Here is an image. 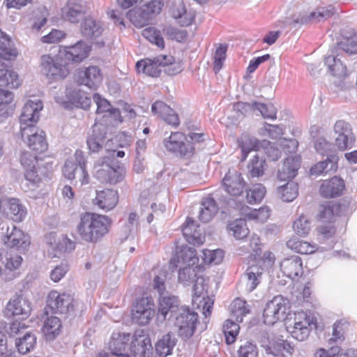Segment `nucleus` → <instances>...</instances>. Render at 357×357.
<instances>
[{
	"instance_id": "26",
	"label": "nucleus",
	"mask_w": 357,
	"mask_h": 357,
	"mask_svg": "<svg viewBox=\"0 0 357 357\" xmlns=\"http://www.w3.org/2000/svg\"><path fill=\"white\" fill-rule=\"evenodd\" d=\"M89 51V47L79 40L73 45L64 47V57L68 61L80 63L88 57Z\"/></svg>"
},
{
	"instance_id": "19",
	"label": "nucleus",
	"mask_w": 357,
	"mask_h": 357,
	"mask_svg": "<svg viewBox=\"0 0 357 357\" xmlns=\"http://www.w3.org/2000/svg\"><path fill=\"white\" fill-rule=\"evenodd\" d=\"M222 186L225 190L232 196H239L245 187L242 175L236 170H229L223 178Z\"/></svg>"
},
{
	"instance_id": "10",
	"label": "nucleus",
	"mask_w": 357,
	"mask_h": 357,
	"mask_svg": "<svg viewBox=\"0 0 357 357\" xmlns=\"http://www.w3.org/2000/svg\"><path fill=\"white\" fill-rule=\"evenodd\" d=\"M0 212L14 222H20L26 216V207L20 200L14 197H1L0 199Z\"/></svg>"
},
{
	"instance_id": "12",
	"label": "nucleus",
	"mask_w": 357,
	"mask_h": 357,
	"mask_svg": "<svg viewBox=\"0 0 357 357\" xmlns=\"http://www.w3.org/2000/svg\"><path fill=\"white\" fill-rule=\"evenodd\" d=\"M260 344L268 357H285L284 351L291 353L293 350L292 347L286 341L268 334L261 336Z\"/></svg>"
},
{
	"instance_id": "34",
	"label": "nucleus",
	"mask_w": 357,
	"mask_h": 357,
	"mask_svg": "<svg viewBox=\"0 0 357 357\" xmlns=\"http://www.w3.org/2000/svg\"><path fill=\"white\" fill-rule=\"evenodd\" d=\"M18 54L11 38L0 29V58L13 60Z\"/></svg>"
},
{
	"instance_id": "57",
	"label": "nucleus",
	"mask_w": 357,
	"mask_h": 357,
	"mask_svg": "<svg viewBox=\"0 0 357 357\" xmlns=\"http://www.w3.org/2000/svg\"><path fill=\"white\" fill-rule=\"evenodd\" d=\"M354 142L355 138L352 132L339 135L335 139V145L340 151L351 149L354 146Z\"/></svg>"
},
{
	"instance_id": "22",
	"label": "nucleus",
	"mask_w": 357,
	"mask_h": 357,
	"mask_svg": "<svg viewBox=\"0 0 357 357\" xmlns=\"http://www.w3.org/2000/svg\"><path fill=\"white\" fill-rule=\"evenodd\" d=\"M151 351V342L148 336L136 333L132 335L130 347L132 357H146Z\"/></svg>"
},
{
	"instance_id": "33",
	"label": "nucleus",
	"mask_w": 357,
	"mask_h": 357,
	"mask_svg": "<svg viewBox=\"0 0 357 357\" xmlns=\"http://www.w3.org/2000/svg\"><path fill=\"white\" fill-rule=\"evenodd\" d=\"M338 160L339 158L337 154H330L325 160L320 161L313 165L310 168V174L318 176L330 172H335L337 169Z\"/></svg>"
},
{
	"instance_id": "58",
	"label": "nucleus",
	"mask_w": 357,
	"mask_h": 357,
	"mask_svg": "<svg viewBox=\"0 0 357 357\" xmlns=\"http://www.w3.org/2000/svg\"><path fill=\"white\" fill-rule=\"evenodd\" d=\"M224 251L220 249L215 250H206L203 251V261L205 264H219L223 259Z\"/></svg>"
},
{
	"instance_id": "18",
	"label": "nucleus",
	"mask_w": 357,
	"mask_h": 357,
	"mask_svg": "<svg viewBox=\"0 0 357 357\" xmlns=\"http://www.w3.org/2000/svg\"><path fill=\"white\" fill-rule=\"evenodd\" d=\"M87 6L84 0H68L61 9L63 18L71 23H78L86 13Z\"/></svg>"
},
{
	"instance_id": "48",
	"label": "nucleus",
	"mask_w": 357,
	"mask_h": 357,
	"mask_svg": "<svg viewBox=\"0 0 357 357\" xmlns=\"http://www.w3.org/2000/svg\"><path fill=\"white\" fill-rule=\"evenodd\" d=\"M227 229L236 239H243L249 234L245 221L243 219H237L230 222Z\"/></svg>"
},
{
	"instance_id": "59",
	"label": "nucleus",
	"mask_w": 357,
	"mask_h": 357,
	"mask_svg": "<svg viewBox=\"0 0 357 357\" xmlns=\"http://www.w3.org/2000/svg\"><path fill=\"white\" fill-rule=\"evenodd\" d=\"M255 111L257 110L264 119H276L277 110L273 105L254 101Z\"/></svg>"
},
{
	"instance_id": "1",
	"label": "nucleus",
	"mask_w": 357,
	"mask_h": 357,
	"mask_svg": "<svg viewBox=\"0 0 357 357\" xmlns=\"http://www.w3.org/2000/svg\"><path fill=\"white\" fill-rule=\"evenodd\" d=\"M111 225L108 216L86 212L80 215L77 231L83 241L95 243L108 233Z\"/></svg>"
},
{
	"instance_id": "39",
	"label": "nucleus",
	"mask_w": 357,
	"mask_h": 357,
	"mask_svg": "<svg viewBox=\"0 0 357 357\" xmlns=\"http://www.w3.org/2000/svg\"><path fill=\"white\" fill-rule=\"evenodd\" d=\"M218 211V207L215 201L211 197H206L202 202L199 219L203 222H208Z\"/></svg>"
},
{
	"instance_id": "17",
	"label": "nucleus",
	"mask_w": 357,
	"mask_h": 357,
	"mask_svg": "<svg viewBox=\"0 0 357 357\" xmlns=\"http://www.w3.org/2000/svg\"><path fill=\"white\" fill-rule=\"evenodd\" d=\"M167 60L170 62L172 60L171 55H159L153 59H145L139 61L136 63V68L139 73H143L150 77H157L161 73L160 68L162 67L165 61L162 60Z\"/></svg>"
},
{
	"instance_id": "25",
	"label": "nucleus",
	"mask_w": 357,
	"mask_h": 357,
	"mask_svg": "<svg viewBox=\"0 0 357 357\" xmlns=\"http://www.w3.org/2000/svg\"><path fill=\"white\" fill-rule=\"evenodd\" d=\"M119 196L116 190L105 189L96 191V196L93 199L94 205L105 211H110L118 203Z\"/></svg>"
},
{
	"instance_id": "32",
	"label": "nucleus",
	"mask_w": 357,
	"mask_h": 357,
	"mask_svg": "<svg viewBox=\"0 0 357 357\" xmlns=\"http://www.w3.org/2000/svg\"><path fill=\"white\" fill-rule=\"evenodd\" d=\"M172 16L182 26H188L194 21L195 15L193 11H187L182 2L174 4L170 9Z\"/></svg>"
},
{
	"instance_id": "14",
	"label": "nucleus",
	"mask_w": 357,
	"mask_h": 357,
	"mask_svg": "<svg viewBox=\"0 0 357 357\" xmlns=\"http://www.w3.org/2000/svg\"><path fill=\"white\" fill-rule=\"evenodd\" d=\"M2 241L7 247L16 248L20 251L26 250L31 243L29 236L15 225L7 227L6 233L3 236Z\"/></svg>"
},
{
	"instance_id": "7",
	"label": "nucleus",
	"mask_w": 357,
	"mask_h": 357,
	"mask_svg": "<svg viewBox=\"0 0 357 357\" xmlns=\"http://www.w3.org/2000/svg\"><path fill=\"white\" fill-rule=\"evenodd\" d=\"M40 66L43 74L49 79H63L70 73L66 64H62L58 58H54L50 54L41 56Z\"/></svg>"
},
{
	"instance_id": "5",
	"label": "nucleus",
	"mask_w": 357,
	"mask_h": 357,
	"mask_svg": "<svg viewBox=\"0 0 357 357\" xmlns=\"http://www.w3.org/2000/svg\"><path fill=\"white\" fill-rule=\"evenodd\" d=\"M289 308V301L281 295L274 296L269 301L264 310L263 318L265 324L273 326L285 317Z\"/></svg>"
},
{
	"instance_id": "40",
	"label": "nucleus",
	"mask_w": 357,
	"mask_h": 357,
	"mask_svg": "<svg viewBox=\"0 0 357 357\" xmlns=\"http://www.w3.org/2000/svg\"><path fill=\"white\" fill-rule=\"evenodd\" d=\"M46 317L44 319V325L43 330L45 335L49 339H53L60 333L61 323L56 317H48V312L45 311Z\"/></svg>"
},
{
	"instance_id": "60",
	"label": "nucleus",
	"mask_w": 357,
	"mask_h": 357,
	"mask_svg": "<svg viewBox=\"0 0 357 357\" xmlns=\"http://www.w3.org/2000/svg\"><path fill=\"white\" fill-rule=\"evenodd\" d=\"M227 50V45L220 44L215 52L213 70L215 73H218L223 66V63L226 59Z\"/></svg>"
},
{
	"instance_id": "35",
	"label": "nucleus",
	"mask_w": 357,
	"mask_h": 357,
	"mask_svg": "<svg viewBox=\"0 0 357 357\" xmlns=\"http://www.w3.org/2000/svg\"><path fill=\"white\" fill-rule=\"evenodd\" d=\"M264 269L258 265L249 266L243 275L247 290L252 291L260 283Z\"/></svg>"
},
{
	"instance_id": "27",
	"label": "nucleus",
	"mask_w": 357,
	"mask_h": 357,
	"mask_svg": "<svg viewBox=\"0 0 357 357\" xmlns=\"http://www.w3.org/2000/svg\"><path fill=\"white\" fill-rule=\"evenodd\" d=\"M280 269L284 275L291 279L301 276L303 273L302 259L298 256L284 259L280 263Z\"/></svg>"
},
{
	"instance_id": "24",
	"label": "nucleus",
	"mask_w": 357,
	"mask_h": 357,
	"mask_svg": "<svg viewBox=\"0 0 357 357\" xmlns=\"http://www.w3.org/2000/svg\"><path fill=\"white\" fill-rule=\"evenodd\" d=\"M301 158L298 155L287 157L278 171L277 177L280 181L294 178L300 167Z\"/></svg>"
},
{
	"instance_id": "42",
	"label": "nucleus",
	"mask_w": 357,
	"mask_h": 357,
	"mask_svg": "<svg viewBox=\"0 0 357 357\" xmlns=\"http://www.w3.org/2000/svg\"><path fill=\"white\" fill-rule=\"evenodd\" d=\"M266 167V160L262 155L257 153L248 165V173L250 177L261 176Z\"/></svg>"
},
{
	"instance_id": "54",
	"label": "nucleus",
	"mask_w": 357,
	"mask_h": 357,
	"mask_svg": "<svg viewBox=\"0 0 357 357\" xmlns=\"http://www.w3.org/2000/svg\"><path fill=\"white\" fill-rule=\"evenodd\" d=\"M142 36L160 48H164L165 42L160 32L154 27H147L142 31Z\"/></svg>"
},
{
	"instance_id": "52",
	"label": "nucleus",
	"mask_w": 357,
	"mask_h": 357,
	"mask_svg": "<svg viewBox=\"0 0 357 357\" xmlns=\"http://www.w3.org/2000/svg\"><path fill=\"white\" fill-rule=\"evenodd\" d=\"M231 311L236 321L241 322L243 317L250 313V310L246 305V302L240 298H236L231 305Z\"/></svg>"
},
{
	"instance_id": "21",
	"label": "nucleus",
	"mask_w": 357,
	"mask_h": 357,
	"mask_svg": "<svg viewBox=\"0 0 357 357\" xmlns=\"http://www.w3.org/2000/svg\"><path fill=\"white\" fill-rule=\"evenodd\" d=\"M311 324L312 321L306 313L298 312L296 314L294 324L290 330L291 336L298 341H304L310 335Z\"/></svg>"
},
{
	"instance_id": "64",
	"label": "nucleus",
	"mask_w": 357,
	"mask_h": 357,
	"mask_svg": "<svg viewBox=\"0 0 357 357\" xmlns=\"http://www.w3.org/2000/svg\"><path fill=\"white\" fill-rule=\"evenodd\" d=\"M294 231L299 236L307 234L310 230V223L305 215H301L293 225Z\"/></svg>"
},
{
	"instance_id": "9",
	"label": "nucleus",
	"mask_w": 357,
	"mask_h": 357,
	"mask_svg": "<svg viewBox=\"0 0 357 357\" xmlns=\"http://www.w3.org/2000/svg\"><path fill=\"white\" fill-rule=\"evenodd\" d=\"M154 315V303L151 298H141L136 301L132 310L133 322L144 326L150 322Z\"/></svg>"
},
{
	"instance_id": "23",
	"label": "nucleus",
	"mask_w": 357,
	"mask_h": 357,
	"mask_svg": "<svg viewBox=\"0 0 357 357\" xmlns=\"http://www.w3.org/2000/svg\"><path fill=\"white\" fill-rule=\"evenodd\" d=\"M107 134V127L102 123H96L92 132L87 138V146L90 151L98 152L104 144Z\"/></svg>"
},
{
	"instance_id": "16",
	"label": "nucleus",
	"mask_w": 357,
	"mask_h": 357,
	"mask_svg": "<svg viewBox=\"0 0 357 357\" xmlns=\"http://www.w3.org/2000/svg\"><path fill=\"white\" fill-rule=\"evenodd\" d=\"M43 102L40 100H28L24 105L20 117V130L22 128L34 127L39 119V112L43 109Z\"/></svg>"
},
{
	"instance_id": "13",
	"label": "nucleus",
	"mask_w": 357,
	"mask_h": 357,
	"mask_svg": "<svg viewBox=\"0 0 357 357\" xmlns=\"http://www.w3.org/2000/svg\"><path fill=\"white\" fill-rule=\"evenodd\" d=\"M23 140H26L29 149L36 153H43L47 149V143L45 132L34 126L29 128H22L20 130Z\"/></svg>"
},
{
	"instance_id": "6",
	"label": "nucleus",
	"mask_w": 357,
	"mask_h": 357,
	"mask_svg": "<svg viewBox=\"0 0 357 357\" xmlns=\"http://www.w3.org/2000/svg\"><path fill=\"white\" fill-rule=\"evenodd\" d=\"M208 282L203 277H198L194 284L192 302L198 307H202L203 314L206 319L210 317L213 305V299L208 296Z\"/></svg>"
},
{
	"instance_id": "55",
	"label": "nucleus",
	"mask_w": 357,
	"mask_h": 357,
	"mask_svg": "<svg viewBox=\"0 0 357 357\" xmlns=\"http://www.w3.org/2000/svg\"><path fill=\"white\" fill-rule=\"evenodd\" d=\"M130 21L137 27H142L147 24L151 17L146 14L143 9L140 8L137 10H130L128 12Z\"/></svg>"
},
{
	"instance_id": "46",
	"label": "nucleus",
	"mask_w": 357,
	"mask_h": 357,
	"mask_svg": "<svg viewBox=\"0 0 357 357\" xmlns=\"http://www.w3.org/2000/svg\"><path fill=\"white\" fill-rule=\"evenodd\" d=\"M289 248L302 255L314 253L316 250L315 246L309 243L301 241L297 238H292L287 242Z\"/></svg>"
},
{
	"instance_id": "62",
	"label": "nucleus",
	"mask_w": 357,
	"mask_h": 357,
	"mask_svg": "<svg viewBox=\"0 0 357 357\" xmlns=\"http://www.w3.org/2000/svg\"><path fill=\"white\" fill-rule=\"evenodd\" d=\"M126 174V170L124 166L119 165L114 162L112 164L111 172H110V180L109 184L114 185L121 182Z\"/></svg>"
},
{
	"instance_id": "53",
	"label": "nucleus",
	"mask_w": 357,
	"mask_h": 357,
	"mask_svg": "<svg viewBox=\"0 0 357 357\" xmlns=\"http://www.w3.org/2000/svg\"><path fill=\"white\" fill-rule=\"evenodd\" d=\"M198 270L197 266L188 265L183 268H180L178 273V281L184 284H188L189 282L194 281L197 277Z\"/></svg>"
},
{
	"instance_id": "2",
	"label": "nucleus",
	"mask_w": 357,
	"mask_h": 357,
	"mask_svg": "<svg viewBox=\"0 0 357 357\" xmlns=\"http://www.w3.org/2000/svg\"><path fill=\"white\" fill-rule=\"evenodd\" d=\"M47 307L53 313L67 314L77 311H83L84 304L69 294L52 291L47 297Z\"/></svg>"
},
{
	"instance_id": "61",
	"label": "nucleus",
	"mask_w": 357,
	"mask_h": 357,
	"mask_svg": "<svg viewBox=\"0 0 357 357\" xmlns=\"http://www.w3.org/2000/svg\"><path fill=\"white\" fill-rule=\"evenodd\" d=\"M337 48L349 55L357 54V40L354 38H344L337 43Z\"/></svg>"
},
{
	"instance_id": "4",
	"label": "nucleus",
	"mask_w": 357,
	"mask_h": 357,
	"mask_svg": "<svg viewBox=\"0 0 357 357\" xmlns=\"http://www.w3.org/2000/svg\"><path fill=\"white\" fill-rule=\"evenodd\" d=\"M153 288L160 295L158 312L165 319L168 314L169 319L173 318L177 311L181 307L178 297L175 296H165V285L164 280L160 276H155L153 279Z\"/></svg>"
},
{
	"instance_id": "3",
	"label": "nucleus",
	"mask_w": 357,
	"mask_h": 357,
	"mask_svg": "<svg viewBox=\"0 0 357 357\" xmlns=\"http://www.w3.org/2000/svg\"><path fill=\"white\" fill-rule=\"evenodd\" d=\"M174 325L178 328V335L184 340L190 339L195 333L198 323V314L189 307L181 306L174 317Z\"/></svg>"
},
{
	"instance_id": "38",
	"label": "nucleus",
	"mask_w": 357,
	"mask_h": 357,
	"mask_svg": "<svg viewBox=\"0 0 357 357\" xmlns=\"http://www.w3.org/2000/svg\"><path fill=\"white\" fill-rule=\"evenodd\" d=\"M37 343V337L32 332H25L22 336L15 338V344L19 353L26 354L32 351Z\"/></svg>"
},
{
	"instance_id": "20",
	"label": "nucleus",
	"mask_w": 357,
	"mask_h": 357,
	"mask_svg": "<svg viewBox=\"0 0 357 357\" xmlns=\"http://www.w3.org/2000/svg\"><path fill=\"white\" fill-rule=\"evenodd\" d=\"M31 311V303L23 296H15L7 303L5 314L8 317L22 315L27 317Z\"/></svg>"
},
{
	"instance_id": "36",
	"label": "nucleus",
	"mask_w": 357,
	"mask_h": 357,
	"mask_svg": "<svg viewBox=\"0 0 357 357\" xmlns=\"http://www.w3.org/2000/svg\"><path fill=\"white\" fill-rule=\"evenodd\" d=\"M114 160V152L113 156H104L101 158L96 166L95 176L101 183L109 184L110 172L112 164Z\"/></svg>"
},
{
	"instance_id": "56",
	"label": "nucleus",
	"mask_w": 357,
	"mask_h": 357,
	"mask_svg": "<svg viewBox=\"0 0 357 357\" xmlns=\"http://www.w3.org/2000/svg\"><path fill=\"white\" fill-rule=\"evenodd\" d=\"M314 147L316 151L328 157L330 154H335L333 153V144L328 142L325 137H319L314 142Z\"/></svg>"
},
{
	"instance_id": "28",
	"label": "nucleus",
	"mask_w": 357,
	"mask_h": 357,
	"mask_svg": "<svg viewBox=\"0 0 357 357\" xmlns=\"http://www.w3.org/2000/svg\"><path fill=\"white\" fill-rule=\"evenodd\" d=\"M344 187V181L337 176H334L321 183L319 192L324 197H335L342 195Z\"/></svg>"
},
{
	"instance_id": "31",
	"label": "nucleus",
	"mask_w": 357,
	"mask_h": 357,
	"mask_svg": "<svg viewBox=\"0 0 357 357\" xmlns=\"http://www.w3.org/2000/svg\"><path fill=\"white\" fill-rule=\"evenodd\" d=\"M177 339L175 335L173 333L169 332L162 335L155 343V352L160 357H166L172 354Z\"/></svg>"
},
{
	"instance_id": "37",
	"label": "nucleus",
	"mask_w": 357,
	"mask_h": 357,
	"mask_svg": "<svg viewBox=\"0 0 357 357\" xmlns=\"http://www.w3.org/2000/svg\"><path fill=\"white\" fill-rule=\"evenodd\" d=\"M333 7L329 6L326 8H321L315 12H312L308 16H301L294 19L296 24H307L310 22H321L329 18L333 15Z\"/></svg>"
},
{
	"instance_id": "50",
	"label": "nucleus",
	"mask_w": 357,
	"mask_h": 357,
	"mask_svg": "<svg viewBox=\"0 0 357 357\" xmlns=\"http://www.w3.org/2000/svg\"><path fill=\"white\" fill-rule=\"evenodd\" d=\"M240 327L238 324L231 320H227L223 325V333L225 334L227 344H230L235 342L238 334Z\"/></svg>"
},
{
	"instance_id": "47",
	"label": "nucleus",
	"mask_w": 357,
	"mask_h": 357,
	"mask_svg": "<svg viewBox=\"0 0 357 357\" xmlns=\"http://www.w3.org/2000/svg\"><path fill=\"white\" fill-rule=\"evenodd\" d=\"M340 206L333 202H327L321 205L319 217L323 222L331 221L338 214Z\"/></svg>"
},
{
	"instance_id": "45",
	"label": "nucleus",
	"mask_w": 357,
	"mask_h": 357,
	"mask_svg": "<svg viewBox=\"0 0 357 357\" xmlns=\"http://www.w3.org/2000/svg\"><path fill=\"white\" fill-rule=\"evenodd\" d=\"M325 64L328 66L333 76L344 77L347 75V68L340 59L334 56H328L325 58Z\"/></svg>"
},
{
	"instance_id": "44",
	"label": "nucleus",
	"mask_w": 357,
	"mask_h": 357,
	"mask_svg": "<svg viewBox=\"0 0 357 357\" xmlns=\"http://www.w3.org/2000/svg\"><path fill=\"white\" fill-rule=\"evenodd\" d=\"M238 143L242 153L241 161L245 160L248 153L252 151H257L258 147L257 139L247 135H242L238 140Z\"/></svg>"
},
{
	"instance_id": "29",
	"label": "nucleus",
	"mask_w": 357,
	"mask_h": 357,
	"mask_svg": "<svg viewBox=\"0 0 357 357\" xmlns=\"http://www.w3.org/2000/svg\"><path fill=\"white\" fill-rule=\"evenodd\" d=\"M198 227L196 222L191 218H187L182 227V232L186 241L194 245H202L204 240V236L199 232Z\"/></svg>"
},
{
	"instance_id": "51",
	"label": "nucleus",
	"mask_w": 357,
	"mask_h": 357,
	"mask_svg": "<svg viewBox=\"0 0 357 357\" xmlns=\"http://www.w3.org/2000/svg\"><path fill=\"white\" fill-rule=\"evenodd\" d=\"M196 256L197 252L194 248L183 247L181 250L177 254L176 257L178 262L181 259L187 266H195L198 261V259Z\"/></svg>"
},
{
	"instance_id": "49",
	"label": "nucleus",
	"mask_w": 357,
	"mask_h": 357,
	"mask_svg": "<svg viewBox=\"0 0 357 357\" xmlns=\"http://www.w3.org/2000/svg\"><path fill=\"white\" fill-rule=\"evenodd\" d=\"M266 192V188L262 184H255L247 190V202L250 204L259 203L264 197Z\"/></svg>"
},
{
	"instance_id": "41",
	"label": "nucleus",
	"mask_w": 357,
	"mask_h": 357,
	"mask_svg": "<svg viewBox=\"0 0 357 357\" xmlns=\"http://www.w3.org/2000/svg\"><path fill=\"white\" fill-rule=\"evenodd\" d=\"M277 194L282 201L292 202L298 195V185L294 181H287L285 184L278 187Z\"/></svg>"
},
{
	"instance_id": "43",
	"label": "nucleus",
	"mask_w": 357,
	"mask_h": 357,
	"mask_svg": "<svg viewBox=\"0 0 357 357\" xmlns=\"http://www.w3.org/2000/svg\"><path fill=\"white\" fill-rule=\"evenodd\" d=\"M81 33L85 38L92 39L101 34L102 29L93 19L88 17L81 24Z\"/></svg>"
},
{
	"instance_id": "11",
	"label": "nucleus",
	"mask_w": 357,
	"mask_h": 357,
	"mask_svg": "<svg viewBox=\"0 0 357 357\" xmlns=\"http://www.w3.org/2000/svg\"><path fill=\"white\" fill-rule=\"evenodd\" d=\"M187 137L180 132H176L164 140L166 149L177 155L190 157L193 154L194 146L190 141L185 142Z\"/></svg>"
},
{
	"instance_id": "8",
	"label": "nucleus",
	"mask_w": 357,
	"mask_h": 357,
	"mask_svg": "<svg viewBox=\"0 0 357 357\" xmlns=\"http://www.w3.org/2000/svg\"><path fill=\"white\" fill-rule=\"evenodd\" d=\"M74 79L79 85L95 90L102 81V74L98 66H89L77 68Z\"/></svg>"
},
{
	"instance_id": "30",
	"label": "nucleus",
	"mask_w": 357,
	"mask_h": 357,
	"mask_svg": "<svg viewBox=\"0 0 357 357\" xmlns=\"http://www.w3.org/2000/svg\"><path fill=\"white\" fill-rule=\"evenodd\" d=\"M93 99L97 105V114L105 113L104 116H109L114 121H122L120 110L113 107L109 101L102 98L98 93L94 94Z\"/></svg>"
},
{
	"instance_id": "63",
	"label": "nucleus",
	"mask_w": 357,
	"mask_h": 357,
	"mask_svg": "<svg viewBox=\"0 0 357 357\" xmlns=\"http://www.w3.org/2000/svg\"><path fill=\"white\" fill-rule=\"evenodd\" d=\"M348 322L347 320L340 319L336 321L333 326L332 337L329 341L337 342L344 339V334L347 328Z\"/></svg>"
},
{
	"instance_id": "15",
	"label": "nucleus",
	"mask_w": 357,
	"mask_h": 357,
	"mask_svg": "<svg viewBox=\"0 0 357 357\" xmlns=\"http://www.w3.org/2000/svg\"><path fill=\"white\" fill-rule=\"evenodd\" d=\"M132 335L129 333L114 332L108 343L109 352H101L103 355L114 357H131L128 354H123L128 342H131Z\"/></svg>"
}]
</instances>
